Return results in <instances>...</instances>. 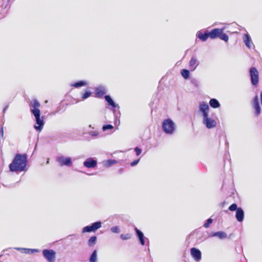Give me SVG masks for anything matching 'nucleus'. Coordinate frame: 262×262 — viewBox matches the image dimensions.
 <instances>
[{"instance_id": "obj_3", "label": "nucleus", "mask_w": 262, "mask_h": 262, "mask_svg": "<svg viewBox=\"0 0 262 262\" xmlns=\"http://www.w3.org/2000/svg\"><path fill=\"white\" fill-rule=\"evenodd\" d=\"M162 128L166 134L172 135L176 130V125L171 119L168 118L163 121Z\"/></svg>"}, {"instance_id": "obj_17", "label": "nucleus", "mask_w": 262, "mask_h": 262, "mask_svg": "<svg viewBox=\"0 0 262 262\" xmlns=\"http://www.w3.org/2000/svg\"><path fill=\"white\" fill-rule=\"evenodd\" d=\"M196 36L202 41H205L209 37V32L206 31L203 32L202 31H199L197 32Z\"/></svg>"}, {"instance_id": "obj_40", "label": "nucleus", "mask_w": 262, "mask_h": 262, "mask_svg": "<svg viewBox=\"0 0 262 262\" xmlns=\"http://www.w3.org/2000/svg\"><path fill=\"white\" fill-rule=\"evenodd\" d=\"M134 150L137 156H139L142 152V149L138 147H136Z\"/></svg>"}, {"instance_id": "obj_29", "label": "nucleus", "mask_w": 262, "mask_h": 262, "mask_svg": "<svg viewBox=\"0 0 262 262\" xmlns=\"http://www.w3.org/2000/svg\"><path fill=\"white\" fill-rule=\"evenodd\" d=\"M181 74L185 79H188L190 76V72L187 69H182L181 71Z\"/></svg>"}, {"instance_id": "obj_6", "label": "nucleus", "mask_w": 262, "mask_h": 262, "mask_svg": "<svg viewBox=\"0 0 262 262\" xmlns=\"http://www.w3.org/2000/svg\"><path fill=\"white\" fill-rule=\"evenodd\" d=\"M105 100L106 101H107L108 105L110 106V109L111 110L114 114V116L116 118H117V116L116 115V111L117 109H119L120 106L118 104H116L114 101L113 100V99L111 98V97L110 95H105L104 96Z\"/></svg>"}, {"instance_id": "obj_41", "label": "nucleus", "mask_w": 262, "mask_h": 262, "mask_svg": "<svg viewBox=\"0 0 262 262\" xmlns=\"http://www.w3.org/2000/svg\"><path fill=\"white\" fill-rule=\"evenodd\" d=\"M139 161H140V159H137V160H134L133 162H132L130 163V166H134L136 165L139 163Z\"/></svg>"}, {"instance_id": "obj_39", "label": "nucleus", "mask_w": 262, "mask_h": 262, "mask_svg": "<svg viewBox=\"0 0 262 262\" xmlns=\"http://www.w3.org/2000/svg\"><path fill=\"white\" fill-rule=\"evenodd\" d=\"M114 128L113 126L111 124H105L102 126L103 131H106L108 129H112Z\"/></svg>"}, {"instance_id": "obj_48", "label": "nucleus", "mask_w": 262, "mask_h": 262, "mask_svg": "<svg viewBox=\"0 0 262 262\" xmlns=\"http://www.w3.org/2000/svg\"><path fill=\"white\" fill-rule=\"evenodd\" d=\"M8 250V249H6L5 250H4V251H7Z\"/></svg>"}, {"instance_id": "obj_25", "label": "nucleus", "mask_w": 262, "mask_h": 262, "mask_svg": "<svg viewBox=\"0 0 262 262\" xmlns=\"http://www.w3.org/2000/svg\"><path fill=\"white\" fill-rule=\"evenodd\" d=\"M221 39L227 42L229 39L228 36L223 32V29H222L218 37Z\"/></svg>"}, {"instance_id": "obj_45", "label": "nucleus", "mask_w": 262, "mask_h": 262, "mask_svg": "<svg viewBox=\"0 0 262 262\" xmlns=\"http://www.w3.org/2000/svg\"><path fill=\"white\" fill-rule=\"evenodd\" d=\"M260 97L261 103V104H262V91H261V93H260Z\"/></svg>"}, {"instance_id": "obj_23", "label": "nucleus", "mask_w": 262, "mask_h": 262, "mask_svg": "<svg viewBox=\"0 0 262 262\" xmlns=\"http://www.w3.org/2000/svg\"><path fill=\"white\" fill-rule=\"evenodd\" d=\"M209 103L210 106L213 108H219L221 106L219 101L215 98H211Z\"/></svg>"}, {"instance_id": "obj_10", "label": "nucleus", "mask_w": 262, "mask_h": 262, "mask_svg": "<svg viewBox=\"0 0 262 262\" xmlns=\"http://www.w3.org/2000/svg\"><path fill=\"white\" fill-rule=\"evenodd\" d=\"M135 231L139 241V243L142 246H144L145 244L146 241L148 242V244H149V239L144 236L143 233L141 230L138 229L137 227H135Z\"/></svg>"}, {"instance_id": "obj_9", "label": "nucleus", "mask_w": 262, "mask_h": 262, "mask_svg": "<svg viewBox=\"0 0 262 262\" xmlns=\"http://www.w3.org/2000/svg\"><path fill=\"white\" fill-rule=\"evenodd\" d=\"M203 123L207 128H212L216 125V122L215 120L209 118L208 116L203 117Z\"/></svg>"}, {"instance_id": "obj_42", "label": "nucleus", "mask_w": 262, "mask_h": 262, "mask_svg": "<svg viewBox=\"0 0 262 262\" xmlns=\"http://www.w3.org/2000/svg\"><path fill=\"white\" fill-rule=\"evenodd\" d=\"M0 134L1 138L4 140V127L3 125L1 126L0 129Z\"/></svg>"}, {"instance_id": "obj_35", "label": "nucleus", "mask_w": 262, "mask_h": 262, "mask_svg": "<svg viewBox=\"0 0 262 262\" xmlns=\"http://www.w3.org/2000/svg\"><path fill=\"white\" fill-rule=\"evenodd\" d=\"M7 13V10L2 9V7H0V19H2L5 17Z\"/></svg>"}, {"instance_id": "obj_27", "label": "nucleus", "mask_w": 262, "mask_h": 262, "mask_svg": "<svg viewBox=\"0 0 262 262\" xmlns=\"http://www.w3.org/2000/svg\"><path fill=\"white\" fill-rule=\"evenodd\" d=\"M97 258V252L96 250H94L90 255V262H96Z\"/></svg>"}, {"instance_id": "obj_32", "label": "nucleus", "mask_w": 262, "mask_h": 262, "mask_svg": "<svg viewBox=\"0 0 262 262\" xmlns=\"http://www.w3.org/2000/svg\"><path fill=\"white\" fill-rule=\"evenodd\" d=\"M191 83L195 87L199 88L200 86V82L199 81L195 78H191L190 79Z\"/></svg>"}, {"instance_id": "obj_37", "label": "nucleus", "mask_w": 262, "mask_h": 262, "mask_svg": "<svg viewBox=\"0 0 262 262\" xmlns=\"http://www.w3.org/2000/svg\"><path fill=\"white\" fill-rule=\"evenodd\" d=\"M120 238L123 240H127L131 238V235L129 233L121 234Z\"/></svg>"}, {"instance_id": "obj_28", "label": "nucleus", "mask_w": 262, "mask_h": 262, "mask_svg": "<svg viewBox=\"0 0 262 262\" xmlns=\"http://www.w3.org/2000/svg\"><path fill=\"white\" fill-rule=\"evenodd\" d=\"M118 163V161L114 159H109L104 162V165L106 167H109L113 164Z\"/></svg>"}, {"instance_id": "obj_43", "label": "nucleus", "mask_w": 262, "mask_h": 262, "mask_svg": "<svg viewBox=\"0 0 262 262\" xmlns=\"http://www.w3.org/2000/svg\"><path fill=\"white\" fill-rule=\"evenodd\" d=\"M8 108V105H7L3 109V113L5 114L6 110H7V108Z\"/></svg>"}, {"instance_id": "obj_20", "label": "nucleus", "mask_w": 262, "mask_h": 262, "mask_svg": "<svg viewBox=\"0 0 262 262\" xmlns=\"http://www.w3.org/2000/svg\"><path fill=\"white\" fill-rule=\"evenodd\" d=\"M199 66V61L194 57H191L189 61V68L191 71H194Z\"/></svg>"}, {"instance_id": "obj_19", "label": "nucleus", "mask_w": 262, "mask_h": 262, "mask_svg": "<svg viewBox=\"0 0 262 262\" xmlns=\"http://www.w3.org/2000/svg\"><path fill=\"white\" fill-rule=\"evenodd\" d=\"M209 237H217L221 239H225L227 237V234L223 231L212 232L209 234Z\"/></svg>"}, {"instance_id": "obj_13", "label": "nucleus", "mask_w": 262, "mask_h": 262, "mask_svg": "<svg viewBox=\"0 0 262 262\" xmlns=\"http://www.w3.org/2000/svg\"><path fill=\"white\" fill-rule=\"evenodd\" d=\"M253 106L255 110V116H258L260 114L261 108L259 103L258 97L257 95L253 99Z\"/></svg>"}, {"instance_id": "obj_18", "label": "nucleus", "mask_w": 262, "mask_h": 262, "mask_svg": "<svg viewBox=\"0 0 262 262\" xmlns=\"http://www.w3.org/2000/svg\"><path fill=\"white\" fill-rule=\"evenodd\" d=\"M235 218L239 222L243 221L244 219V211L241 207H238L237 211H236Z\"/></svg>"}, {"instance_id": "obj_15", "label": "nucleus", "mask_w": 262, "mask_h": 262, "mask_svg": "<svg viewBox=\"0 0 262 262\" xmlns=\"http://www.w3.org/2000/svg\"><path fill=\"white\" fill-rule=\"evenodd\" d=\"M106 93V89L102 85H100L95 88V94L97 98H102Z\"/></svg>"}, {"instance_id": "obj_2", "label": "nucleus", "mask_w": 262, "mask_h": 262, "mask_svg": "<svg viewBox=\"0 0 262 262\" xmlns=\"http://www.w3.org/2000/svg\"><path fill=\"white\" fill-rule=\"evenodd\" d=\"M40 105V103L36 99H33L31 101V112L35 118V124L34 125V127L39 132L41 131L45 124L43 117L40 118V111L38 108Z\"/></svg>"}, {"instance_id": "obj_36", "label": "nucleus", "mask_w": 262, "mask_h": 262, "mask_svg": "<svg viewBox=\"0 0 262 262\" xmlns=\"http://www.w3.org/2000/svg\"><path fill=\"white\" fill-rule=\"evenodd\" d=\"M213 222V220L211 219V218H209L208 219H207L206 221V222L204 223L203 226L206 228H207L208 227H209L210 224H211Z\"/></svg>"}, {"instance_id": "obj_8", "label": "nucleus", "mask_w": 262, "mask_h": 262, "mask_svg": "<svg viewBox=\"0 0 262 262\" xmlns=\"http://www.w3.org/2000/svg\"><path fill=\"white\" fill-rule=\"evenodd\" d=\"M43 257L48 262H54L56 258V252L53 250L44 249L42 252Z\"/></svg>"}, {"instance_id": "obj_26", "label": "nucleus", "mask_w": 262, "mask_h": 262, "mask_svg": "<svg viewBox=\"0 0 262 262\" xmlns=\"http://www.w3.org/2000/svg\"><path fill=\"white\" fill-rule=\"evenodd\" d=\"M97 238V237L96 236H93L91 237L88 242V245L91 247L94 246L96 243Z\"/></svg>"}, {"instance_id": "obj_4", "label": "nucleus", "mask_w": 262, "mask_h": 262, "mask_svg": "<svg viewBox=\"0 0 262 262\" xmlns=\"http://www.w3.org/2000/svg\"><path fill=\"white\" fill-rule=\"evenodd\" d=\"M56 161L58 163L60 166L70 167L72 165V159L70 157H64L63 156H58L56 158Z\"/></svg>"}, {"instance_id": "obj_12", "label": "nucleus", "mask_w": 262, "mask_h": 262, "mask_svg": "<svg viewBox=\"0 0 262 262\" xmlns=\"http://www.w3.org/2000/svg\"><path fill=\"white\" fill-rule=\"evenodd\" d=\"M190 254L191 256L197 261H199L201 259V252L199 249L196 248H191L190 249Z\"/></svg>"}, {"instance_id": "obj_24", "label": "nucleus", "mask_w": 262, "mask_h": 262, "mask_svg": "<svg viewBox=\"0 0 262 262\" xmlns=\"http://www.w3.org/2000/svg\"><path fill=\"white\" fill-rule=\"evenodd\" d=\"M88 84V82L84 80H80L76 81L71 84V86L75 88H80L85 86Z\"/></svg>"}, {"instance_id": "obj_30", "label": "nucleus", "mask_w": 262, "mask_h": 262, "mask_svg": "<svg viewBox=\"0 0 262 262\" xmlns=\"http://www.w3.org/2000/svg\"><path fill=\"white\" fill-rule=\"evenodd\" d=\"M92 93L88 91V90H85V92L83 93H81V98L83 100H85L88 98L90 96H91Z\"/></svg>"}, {"instance_id": "obj_1", "label": "nucleus", "mask_w": 262, "mask_h": 262, "mask_svg": "<svg viewBox=\"0 0 262 262\" xmlns=\"http://www.w3.org/2000/svg\"><path fill=\"white\" fill-rule=\"evenodd\" d=\"M26 154H16L12 162L9 165L10 171L12 172L26 171L28 162Z\"/></svg>"}, {"instance_id": "obj_46", "label": "nucleus", "mask_w": 262, "mask_h": 262, "mask_svg": "<svg viewBox=\"0 0 262 262\" xmlns=\"http://www.w3.org/2000/svg\"><path fill=\"white\" fill-rule=\"evenodd\" d=\"M89 127H90V128H94V127H93L92 126V125H90L89 126Z\"/></svg>"}, {"instance_id": "obj_33", "label": "nucleus", "mask_w": 262, "mask_h": 262, "mask_svg": "<svg viewBox=\"0 0 262 262\" xmlns=\"http://www.w3.org/2000/svg\"><path fill=\"white\" fill-rule=\"evenodd\" d=\"M10 0H3V3L1 5L2 9L6 10V8L8 6L10 3Z\"/></svg>"}, {"instance_id": "obj_16", "label": "nucleus", "mask_w": 262, "mask_h": 262, "mask_svg": "<svg viewBox=\"0 0 262 262\" xmlns=\"http://www.w3.org/2000/svg\"><path fill=\"white\" fill-rule=\"evenodd\" d=\"M14 249L20 251L21 253H25V254H33L35 252H38L39 250L37 249H29L25 248H19V247H15Z\"/></svg>"}, {"instance_id": "obj_22", "label": "nucleus", "mask_w": 262, "mask_h": 262, "mask_svg": "<svg viewBox=\"0 0 262 262\" xmlns=\"http://www.w3.org/2000/svg\"><path fill=\"white\" fill-rule=\"evenodd\" d=\"M244 42L247 47L249 49H251L252 45H253L251 41V37L248 34H245L244 35Z\"/></svg>"}, {"instance_id": "obj_38", "label": "nucleus", "mask_w": 262, "mask_h": 262, "mask_svg": "<svg viewBox=\"0 0 262 262\" xmlns=\"http://www.w3.org/2000/svg\"><path fill=\"white\" fill-rule=\"evenodd\" d=\"M238 207H237V204L235 203H233L229 206L228 209L230 211H233L235 210L237 211V209H238Z\"/></svg>"}, {"instance_id": "obj_31", "label": "nucleus", "mask_w": 262, "mask_h": 262, "mask_svg": "<svg viewBox=\"0 0 262 262\" xmlns=\"http://www.w3.org/2000/svg\"><path fill=\"white\" fill-rule=\"evenodd\" d=\"M88 134L93 138H97L99 136V133L97 130H91Z\"/></svg>"}, {"instance_id": "obj_7", "label": "nucleus", "mask_w": 262, "mask_h": 262, "mask_svg": "<svg viewBox=\"0 0 262 262\" xmlns=\"http://www.w3.org/2000/svg\"><path fill=\"white\" fill-rule=\"evenodd\" d=\"M102 223L101 221H97L91 224L90 225L86 226L82 229V232H95L100 228H101Z\"/></svg>"}, {"instance_id": "obj_5", "label": "nucleus", "mask_w": 262, "mask_h": 262, "mask_svg": "<svg viewBox=\"0 0 262 262\" xmlns=\"http://www.w3.org/2000/svg\"><path fill=\"white\" fill-rule=\"evenodd\" d=\"M249 72L251 83L253 85L255 86L259 81L258 71L256 68L252 67L250 69Z\"/></svg>"}, {"instance_id": "obj_47", "label": "nucleus", "mask_w": 262, "mask_h": 262, "mask_svg": "<svg viewBox=\"0 0 262 262\" xmlns=\"http://www.w3.org/2000/svg\"><path fill=\"white\" fill-rule=\"evenodd\" d=\"M88 175H92L93 174H90V173H86Z\"/></svg>"}, {"instance_id": "obj_21", "label": "nucleus", "mask_w": 262, "mask_h": 262, "mask_svg": "<svg viewBox=\"0 0 262 262\" xmlns=\"http://www.w3.org/2000/svg\"><path fill=\"white\" fill-rule=\"evenodd\" d=\"M222 29H213L209 32V37L211 39H215L219 37L220 32Z\"/></svg>"}, {"instance_id": "obj_14", "label": "nucleus", "mask_w": 262, "mask_h": 262, "mask_svg": "<svg viewBox=\"0 0 262 262\" xmlns=\"http://www.w3.org/2000/svg\"><path fill=\"white\" fill-rule=\"evenodd\" d=\"M209 110V107L207 103L203 102L200 103L199 105V111L202 113L203 117L208 116Z\"/></svg>"}, {"instance_id": "obj_44", "label": "nucleus", "mask_w": 262, "mask_h": 262, "mask_svg": "<svg viewBox=\"0 0 262 262\" xmlns=\"http://www.w3.org/2000/svg\"><path fill=\"white\" fill-rule=\"evenodd\" d=\"M124 171V169L121 168H120L118 170L119 172L120 173H122L123 172V171Z\"/></svg>"}, {"instance_id": "obj_11", "label": "nucleus", "mask_w": 262, "mask_h": 262, "mask_svg": "<svg viewBox=\"0 0 262 262\" xmlns=\"http://www.w3.org/2000/svg\"><path fill=\"white\" fill-rule=\"evenodd\" d=\"M83 166L88 168H93L97 165V161L93 158H88L83 162Z\"/></svg>"}, {"instance_id": "obj_34", "label": "nucleus", "mask_w": 262, "mask_h": 262, "mask_svg": "<svg viewBox=\"0 0 262 262\" xmlns=\"http://www.w3.org/2000/svg\"><path fill=\"white\" fill-rule=\"evenodd\" d=\"M110 230L112 232L115 233H119L120 232V228L118 226H115L111 227Z\"/></svg>"}]
</instances>
